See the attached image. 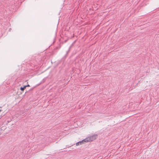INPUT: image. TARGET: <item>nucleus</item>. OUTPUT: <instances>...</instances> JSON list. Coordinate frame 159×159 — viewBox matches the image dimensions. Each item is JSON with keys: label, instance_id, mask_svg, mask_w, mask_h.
<instances>
[{"label": "nucleus", "instance_id": "1", "mask_svg": "<svg viewBox=\"0 0 159 159\" xmlns=\"http://www.w3.org/2000/svg\"><path fill=\"white\" fill-rule=\"evenodd\" d=\"M98 137V135L97 134H94L93 135L90 137H89L87 138H86L85 139L86 140V142L92 141L96 139Z\"/></svg>", "mask_w": 159, "mask_h": 159}, {"label": "nucleus", "instance_id": "6", "mask_svg": "<svg viewBox=\"0 0 159 159\" xmlns=\"http://www.w3.org/2000/svg\"><path fill=\"white\" fill-rule=\"evenodd\" d=\"M0 108H2V107H0ZM2 111V110L0 109V112Z\"/></svg>", "mask_w": 159, "mask_h": 159}, {"label": "nucleus", "instance_id": "5", "mask_svg": "<svg viewBox=\"0 0 159 159\" xmlns=\"http://www.w3.org/2000/svg\"><path fill=\"white\" fill-rule=\"evenodd\" d=\"M25 86H26V87H29V86H30V85H29V84L27 85H25Z\"/></svg>", "mask_w": 159, "mask_h": 159}, {"label": "nucleus", "instance_id": "2", "mask_svg": "<svg viewBox=\"0 0 159 159\" xmlns=\"http://www.w3.org/2000/svg\"><path fill=\"white\" fill-rule=\"evenodd\" d=\"M86 139H84L83 140L79 142L80 145H82L84 143H85L87 142Z\"/></svg>", "mask_w": 159, "mask_h": 159}, {"label": "nucleus", "instance_id": "4", "mask_svg": "<svg viewBox=\"0 0 159 159\" xmlns=\"http://www.w3.org/2000/svg\"><path fill=\"white\" fill-rule=\"evenodd\" d=\"M76 146H78V145H80L79 142H78L76 143Z\"/></svg>", "mask_w": 159, "mask_h": 159}, {"label": "nucleus", "instance_id": "3", "mask_svg": "<svg viewBox=\"0 0 159 159\" xmlns=\"http://www.w3.org/2000/svg\"><path fill=\"white\" fill-rule=\"evenodd\" d=\"M26 88V86H24V87H21L20 88V89L21 91H23Z\"/></svg>", "mask_w": 159, "mask_h": 159}]
</instances>
